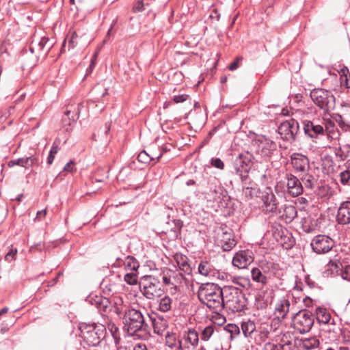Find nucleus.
Wrapping results in <instances>:
<instances>
[{
	"label": "nucleus",
	"instance_id": "obj_1",
	"mask_svg": "<svg viewBox=\"0 0 350 350\" xmlns=\"http://www.w3.org/2000/svg\"><path fill=\"white\" fill-rule=\"evenodd\" d=\"M253 155L249 152L241 153L233 162L232 173L236 174L243 184V194L245 198L250 200L257 195L258 188L249 176V172L253 165Z\"/></svg>",
	"mask_w": 350,
	"mask_h": 350
},
{
	"label": "nucleus",
	"instance_id": "obj_2",
	"mask_svg": "<svg viewBox=\"0 0 350 350\" xmlns=\"http://www.w3.org/2000/svg\"><path fill=\"white\" fill-rule=\"evenodd\" d=\"M198 297L201 304L215 313L224 309V288L215 283L202 284L198 291Z\"/></svg>",
	"mask_w": 350,
	"mask_h": 350
},
{
	"label": "nucleus",
	"instance_id": "obj_3",
	"mask_svg": "<svg viewBox=\"0 0 350 350\" xmlns=\"http://www.w3.org/2000/svg\"><path fill=\"white\" fill-rule=\"evenodd\" d=\"M224 308L232 312L243 311L246 308V299L242 290L233 286H224Z\"/></svg>",
	"mask_w": 350,
	"mask_h": 350
},
{
	"label": "nucleus",
	"instance_id": "obj_4",
	"mask_svg": "<svg viewBox=\"0 0 350 350\" xmlns=\"http://www.w3.org/2000/svg\"><path fill=\"white\" fill-rule=\"evenodd\" d=\"M124 329L130 334L145 330L147 323L142 312L135 308L126 309L123 315Z\"/></svg>",
	"mask_w": 350,
	"mask_h": 350
},
{
	"label": "nucleus",
	"instance_id": "obj_5",
	"mask_svg": "<svg viewBox=\"0 0 350 350\" xmlns=\"http://www.w3.org/2000/svg\"><path fill=\"white\" fill-rule=\"evenodd\" d=\"M310 98L314 103L325 113H328L335 108V97L329 90L321 88L314 89L310 92Z\"/></svg>",
	"mask_w": 350,
	"mask_h": 350
},
{
	"label": "nucleus",
	"instance_id": "obj_6",
	"mask_svg": "<svg viewBox=\"0 0 350 350\" xmlns=\"http://www.w3.org/2000/svg\"><path fill=\"white\" fill-rule=\"evenodd\" d=\"M81 332L84 341L92 347L98 346L107 333L105 325L96 323L83 327Z\"/></svg>",
	"mask_w": 350,
	"mask_h": 350
},
{
	"label": "nucleus",
	"instance_id": "obj_7",
	"mask_svg": "<svg viewBox=\"0 0 350 350\" xmlns=\"http://www.w3.org/2000/svg\"><path fill=\"white\" fill-rule=\"evenodd\" d=\"M314 325L312 313L307 310L297 312L293 318V327L301 334L308 332Z\"/></svg>",
	"mask_w": 350,
	"mask_h": 350
},
{
	"label": "nucleus",
	"instance_id": "obj_8",
	"mask_svg": "<svg viewBox=\"0 0 350 350\" xmlns=\"http://www.w3.org/2000/svg\"><path fill=\"white\" fill-rule=\"evenodd\" d=\"M140 287L142 294L148 299H152L160 295V281L154 276L146 275L142 277Z\"/></svg>",
	"mask_w": 350,
	"mask_h": 350
},
{
	"label": "nucleus",
	"instance_id": "obj_9",
	"mask_svg": "<svg viewBox=\"0 0 350 350\" xmlns=\"http://www.w3.org/2000/svg\"><path fill=\"white\" fill-rule=\"evenodd\" d=\"M299 131V125L298 122L294 119L291 118L280 124L278 127V133L281 137L287 142H294L296 135Z\"/></svg>",
	"mask_w": 350,
	"mask_h": 350
},
{
	"label": "nucleus",
	"instance_id": "obj_10",
	"mask_svg": "<svg viewBox=\"0 0 350 350\" xmlns=\"http://www.w3.org/2000/svg\"><path fill=\"white\" fill-rule=\"evenodd\" d=\"M310 245L315 253L318 254H325L332 249L334 241L328 236L319 234L313 238Z\"/></svg>",
	"mask_w": 350,
	"mask_h": 350
},
{
	"label": "nucleus",
	"instance_id": "obj_11",
	"mask_svg": "<svg viewBox=\"0 0 350 350\" xmlns=\"http://www.w3.org/2000/svg\"><path fill=\"white\" fill-rule=\"evenodd\" d=\"M256 152L262 157H271L277 150V144L273 140L261 136L256 141Z\"/></svg>",
	"mask_w": 350,
	"mask_h": 350
},
{
	"label": "nucleus",
	"instance_id": "obj_12",
	"mask_svg": "<svg viewBox=\"0 0 350 350\" xmlns=\"http://www.w3.org/2000/svg\"><path fill=\"white\" fill-rule=\"evenodd\" d=\"M217 241L224 251H230L236 245L232 230L226 228H219L217 231Z\"/></svg>",
	"mask_w": 350,
	"mask_h": 350
},
{
	"label": "nucleus",
	"instance_id": "obj_13",
	"mask_svg": "<svg viewBox=\"0 0 350 350\" xmlns=\"http://www.w3.org/2000/svg\"><path fill=\"white\" fill-rule=\"evenodd\" d=\"M303 129L306 136L313 142L325 135L323 126L312 121H303Z\"/></svg>",
	"mask_w": 350,
	"mask_h": 350
},
{
	"label": "nucleus",
	"instance_id": "obj_14",
	"mask_svg": "<svg viewBox=\"0 0 350 350\" xmlns=\"http://www.w3.org/2000/svg\"><path fill=\"white\" fill-rule=\"evenodd\" d=\"M291 162L295 171L298 173L306 172L311 168L309 159L300 153H293L291 156Z\"/></svg>",
	"mask_w": 350,
	"mask_h": 350
},
{
	"label": "nucleus",
	"instance_id": "obj_15",
	"mask_svg": "<svg viewBox=\"0 0 350 350\" xmlns=\"http://www.w3.org/2000/svg\"><path fill=\"white\" fill-rule=\"evenodd\" d=\"M48 42V38L42 36L39 33H36L32 36V40L29 45V51L31 53L38 54L40 52L44 51V48L46 46V53H47L52 47L51 44L46 46Z\"/></svg>",
	"mask_w": 350,
	"mask_h": 350
},
{
	"label": "nucleus",
	"instance_id": "obj_16",
	"mask_svg": "<svg viewBox=\"0 0 350 350\" xmlns=\"http://www.w3.org/2000/svg\"><path fill=\"white\" fill-rule=\"evenodd\" d=\"M254 261L252 252L250 250L239 251L232 258V265L239 269H245Z\"/></svg>",
	"mask_w": 350,
	"mask_h": 350
},
{
	"label": "nucleus",
	"instance_id": "obj_17",
	"mask_svg": "<svg viewBox=\"0 0 350 350\" xmlns=\"http://www.w3.org/2000/svg\"><path fill=\"white\" fill-rule=\"evenodd\" d=\"M273 291L269 288L261 290L256 297L255 305L258 309L263 310L271 305L273 301Z\"/></svg>",
	"mask_w": 350,
	"mask_h": 350
},
{
	"label": "nucleus",
	"instance_id": "obj_18",
	"mask_svg": "<svg viewBox=\"0 0 350 350\" xmlns=\"http://www.w3.org/2000/svg\"><path fill=\"white\" fill-rule=\"evenodd\" d=\"M148 317L152 321L154 332L159 336L164 335L168 327L167 319L163 316L154 313L151 314H148Z\"/></svg>",
	"mask_w": 350,
	"mask_h": 350
},
{
	"label": "nucleus",
	"instance_id": "obj_19",
	"mask_svg": "<svg viewBox=\"0 0 350 350\" xmlns=\"http://www.w3.org/2000/svg\"><path fill=\"white\" fill-rule=\"evenodd\" d=\"M336 221L340 225L350 224V202L345 201L340 204L336 217Z\"/></svg>",
	"mask_w": 350,
	"mask_h": 350
},
{
	"label": "nucleus",
	"instance_id": "obj_20",
	"mask_svg": "<svg viewBox=\"0 0 350 350\" xmlns=\"http://www.w3.org/2000/svg\"><path fill=\"white\" fill-rule=\"evenodd\" d=\"M286 180L287 189L289 194L296 197L302 193L303 186L299 179L293 174H287Z\"/></svg>",
	"mask_w": 350,
	"mask_h": 350
},
{
	"label": "nucleus",
	"instance_id": "obj_21",
	"mask_svg": "<svg viewBox=\"0 0 350 350\" xmlns=\"http://www.w3.org/2000/svg\"><path fill=\"white\" fill-rule=\"evenodd\" d=\"M91 305L94 306L100 311L105 312L110 304L109 299L100 295L91 294L85 299Z\"/></svg>",
	"mask_w": 350,
	"mask_h": 350
},
{
	"label": "nucleus",
	"instance_id": "obj_22",
	"mask_svg": "<svg viewBox=\"0 0 350 350\" xmlns=\"http://www.w3.org/2000/svg\"><path fill=\"white\" fill-rule=\"evenodd\" d=\"M174 259L180 271L188 275L191 274L193 269L189 263L190 260L187 256L180 253H176L174 256Z\"/></svg>",
	"mask_w": 350,
	"mask_h": 350
},
{
	"label": "nucleus",
	"instance_id": "obj_23",
	"mask_svg": "<svg viewBox=\"0 0 350 350\" xmlns=\"http://www.w3.org/2000/svg\"><path fill=\"white\" fill-rule=\"evenodd\" d=\"M158 310L162 312H167L176 307V299L169 295H164L159 301Z\"/></svg>",
	"mask_w": 350,
	"mask_h": 350
},
{
	"label": "nucleus",
	"instance_id": "obj_24",
	"mask_svg": "<svg viewBox=\"0 0 350 350\" xmlns=\"http://www.w3.org/2000/svg\"><path fill=\"white\" fill-rule=\"evenodd\" d=\"M183 227V222L180 219H172L167 223V233L174 239H178Z\"/></svg>",
	"mask_w": 350,
	"mask_h": 350
},
{
	"label": "nucleus",
	"instance_id": "obj_25",
	"mask_svg": "<svg viewBox=\"0 0 350 350\" xmlns=\"http://www.w3.org/2000/svg\"><path fill=\"white\" fill-rule=\"evenodd\" d=\"M301 174L299 175L301 176L300 179L306 187L312 189L317 183L318 176L314 174V172L312 168L310 169V171L303 172Z\"/></svg>",
	"mask_w": 350,
	"mask_h": 350
},
{
	"label": "nucleus",
	"instance_id": "obj_26",
	"mask_svg": "<svg viewBox=\"0 0 350 350\" xmlns=\"http://www.w3.org/2000/svg\"><path fill=\"white\" fill-rule=\"evenodd\" d=\"M290 302L287 299L282 298L275 306V314L278 318L284 319L289 311Z\"/></svg>",
	"mask_w": 350,
	"mask_h": 350
},
{
	"label": "nucleus",
	"instance_id": "obj_27",
	"mask_svg": "<svg viewBox=\"0 0 350 350\" xmlns=\"http://www.w3.org/2000/svg\"><path fill=\"white\" fill-rule=\"evenodd\" d=\"M263 202L266 212H274L277 208V200L275 195L271 192L263 196Z\"/></svg>",
	"mask_w": 350,
	"mask_h": 350
},
{
	"label": "nucleus",
	"instance_id": "obj_28",
	"mask_svg": "<svg viewBox=\"0 0 350 350\" xmlns=\"http://www.w3.org/2000/svg\"><path fill=\"white\" fill-rule=\"evenodd\" d=\"M198 273L206 277L214 276L215 269L211 262L206 260H202L200 262L198 268Z\"/></svg>",
	"mask_w": 350,
	"mask_h": 350
},
{
	"label": "nucleus",
	"instance_id": "obj_29",
	"mask_svg": "<svg viewBox=\"0 0 350 350\" xmlns=\"http://www.w3.org/2000/svg\"><path fill=\"white\" fill-rule=\"evenodd\" d=\"M198 329L201 333V340L203 341H208L213 335L215 332L217 331L218 326L211 324L206 326L205 327L200 326Z\"/></svg>",
	"mask_w": 350,
	"mask_h": 350
},
{
	"label": "nucleus",
	"instance_id": "obj_30",
	"mask_svg": "<svg viewBox=\"0 0 350 350\" xmlns=\"http://www.w3.org/2000/svg\"><path fill=\"white\" fill-rule=\"evenodd\" d=\"M316 318L319 323L327 324L331 319V314L325 308L318 307L315 310Z\"/></svg>",
	"mask_w": 350,
	"mask_h": 350
},
{
	"label": "nucleus",
	"instance_id": "obj_31",
	"mask_svg": "<svg viewBox=\"0 0 350 350\" xmlns=\"http://www.w3.org/2000/svg\"><path fill=\"white\" fill-rule=\"evenodd\" d=\"M124 269L126 271H137L139 267V263L135 258L131 256H127L123 262Z\"/></svg>",
	"mask_w": 350,
	"mask_h": 350
},
{
	"label": "nucleus",
	"instance_id": "obj_32",
	"mask_svg": "<svg viewBox=\"0 0 350 350\" xmlns=\"http://www.w3.org/2000/svg\"><path fill=\"white\" fill-rule=\"evenodd\" d=\"M342 265L339 261H334L331 260L326 266L325 274L327 276L338 274L340 271Z\"/></svg>",
	"mask_w": 350,
	"mask_h": 350
},
{
	"label": "nucleus",
	"instance_id": "obj_33",
	"mask_svg": "<svg viewBox=\"0 0 350 350\" xmlns=\"http://www.w3.org/2000/svg\"><path fill=\"white\" fill-rule=\"evenodd\" d=\"M242 333L244 336L246 338L251 337L252 334L256 330V325L252 321H247L245 322H242L241 325Z\"/></svg>",
	"mask_w": 350,
	"mask_h": 350
},
{
	"label": "nucleus",
	"instance_id": "obj_34",
	"mask_svg": "<svg viewBox=\"0 0 350 350\" xmlns=\"http://www.w3.org/2000/svg\"><path fill=\"white\" fill-rule=\"evenodd\" d=\"M282 216V217H284L287 222L292 221L297 216L295 207L292 205L285 206L284 208V213Z\"/></svg>",
	"mask_w": 350,
	"mask_h": 350
},
{
	"label": "nucleus",
	"instance_id": "obj_35",
	"mask_svg": "<svg viewBox=\"0 0 350 350\" xmlns=\"http://www.w3.org/2000/svg\"><path fill=\"white\" fill-rule=\"evenodd\" d=\"M252 278L253 280L266 284L268 282V278L262 273L261 271L258 268H254L252 270Z\"/></svg>",
	"mask_w": 350,
	"mask_h": 350
},
{
	"label": "nucleus",
	"instance_id": "obj_36",
	"mask_svg": "<svg viewBox=\"0 0 350 350\" xmlns=\"http://www.w3.org/2000/svg\"><path fill=\"white\" fill-rule=\"evenodd\" d=\"M154 157H156L157 161H158L159 159L162 157V153H160L157 156L150 155L148 154L145 150H143L138 154L137 159L141 163H148L150 161L154 159Z\"/></svg>",
	"mask_w": 350,
	"mask_h": 350
},
{
	"label": "nucleus",
	"instance_id": "obj_37",
	"mask_svg": "<svg viewBox=\"0 0 350 350\" xmlns=\"http://www.w3.org/2000/svg\"><path fill=\"white\" fill-rule=\"evenodd\" d=\"M168 273H170V277L171 280H172V286L176 287L178 284L182 283L184 276L178 271L168 269Z\"/></svg>",
	"mask_w": 350,
	"mask_h": 350
},
{
	"label": "nucleus",
	"instance_id": "obj_38",
	"mask_svg": "<svg viewBox=\"0 0 350 350\" xmlns=\"http://www.w3.org/2000/svg\"><path fill=\"white\" fill-rule=\"evenodd\" d=\"M187 341L192 346H196L199 342L198 332L194 329H190L187 334Z\"/></svg>",
	"mask_w": 350,
	"mask_h": 350
},
{
	"label": "nucleus",
	"instance_id": "obj_39",
	"mask_svg": "<svg viewBox=\"0 0 350 350\" xmlns=\"http://www.w3.org/2000/svg\"><path fill=\"white\" fill-rule=\"evenodd\" d=\"M165 344L170 348L178 347L180 350H182L180 342L178 341L177 343L176 338L174 334H170L168 332L165 335Z\"/></svg>",
	"mask_w": 350,
	"mask_h": 350
},
{
	"label": "nucleus",
	"instance_id": "obj_40",
	"mask_svg": "<svg viewBox=\"0 0 350 350\" xmlns=\"http://www.w3.org/2000/svg\"><path fill=\"white\" fill-rule=\"evenodd\" d=\"M319 340L314 337L306 338L303 340L302 342L303 348L307 350H310L317 348L319 346Z\"/></svg>",
	"mask_w": 350,
	"mask_h": 350
},
{
	"label": "nucleus",
	"instance_id": "obj_41",
	"mask_svg": "<svg viewBox=\"0 0 350 350\" xmlns=\"http://www.w3.org/2000/svg\"><path fill=\"white\" fill-rule=\"evenodd\" d=\"M136 271H131L124 275V281L129 285L136 284L137 282V274Z\"/></svg>",
	"mask_w": 350,
	"mask_h": 350
},
{
	"label": "nucleus",
	"instance_id": "obj_42",
	"mask_svg": "<svg viewBox=\"0 0 350 350\" xmlns=\"http://www.w3.org/2000/svg\"><path fill=\"white\" fill-rule=\"evenodd\" d=\"M225 329L231 334V337H235L240 334L239 327L235 324H228Z\"/></svg>",
	"mask_w": 350,
	"mask_h": 350
},
{
	"label": "nucleus",
	"instance_id": "obj_43",
	"mask_svg": "<svg viewBox=\"0 0 350 350\" xmlns=\"http://www.w3.org/2000/svg\"><path fill=\"white\" fill-rule=\"evenodd\" d=\"M340 183L345 185H348L350 180V169L348 167L340 173Z\"/></svg>",
	"mask_w": 350,
	"mask_h": 350
},
{
	"label": "nucleus",
	"instance_id": "obj_44",
	"mask_svg": "<svg viewBox=\"0 0 350 350\" xmlns=\"http://www.w3.org/2000/svg\"><path fill=\"white\" fill-rule=\"evenodd\" d=\"M262 350H283V346L280 344L267 342L264 345Z\"/></svg>",
	"mask_w": 350,
	"mask_h": 350
},
{
	"label": "nucleus",
	"instance_id": "obj_45",
	"mask_svg": "<svg viewBox=\"0 0 350 350\" xmlns=\"http://www.w3.org/2000/svg\"><path fill=\"white\" fill-rule=\"evenodd\" d=\"M340 275L342 279L350 281V265H347L344 269H340Z\"/></svg>",
	"mask_w": 350,
	"mask_h": 350
},
{
	"label": "nucleus",
	"instance_id": "obj_46",
	"mask_svg": "<svg viewBox=\"0 0 350 350\" xmlns=\"http://www.w3.org/2000/svg\"><path fill=\"white\" fill-rule=\"evenodd\" d=\"M83 107V104L82 103H79L77 105V107L75 111H73L72 113L73 115L71 116V118H68L69 120H72L73 122H75L79 118V115L81 112V109Z\"/></svg>",
	"mask_w": 350,
	"mask_h": 350
},
{
	"label": "nucleus",
	"instance_id": "obj_47",
	"mask_svg": "<svg viewBox=\"0 0 350 350\" xmlns=\"http://www.w3.org/2000/svg\"><path fill=\"white\" fill-rule=\"evenodd\" d=\"M17 254V249L11 248L9 252L5 256V260L8 262H11L15 260V256Z\"/></svg>",
	"mask_w": 350,
	"mask_h": 350
},
{
	"label": "nucleus",
	"instance_id": "obj_48",
	"mask_svg": "<svg viewBox=\"0 0 350 350\" xmlns=\"http://www.w3.org/2000/svg\"><path fill=\"white\" fill-rule=\"evenodd\" d=\"M242 60H243V57L237 56L235 58L234 61L229 65V66H228L229 70L233 71V70H235L236 69H237L239 67L240 63L242 62Z\"/></svg>",
	"mask_w": 350,
	"mask_h": 350
},
{
	"label": "nucleus",
	"instance_id": "obj_49",
	"mask_svg": "<svg viewBox=\"0 0 350 350\" xmlns=\"http://www.w3.org/2000/svg\"><path fill=\"white\" fill-rule=\"evenodd\" d=\"M211 164L219 170H223L224 167V163L219 158H212Z\"/></svg>",
	"mask_w": 350,
	"mask_h": 350
},
{
	"label": "nucleus",
	"instance_id": "obj_50",
	"mask_svg": "<svg viewBox=\"0 0 350 350\" xmlns=\"http://www.w3.org/2000/svg\"><path fill=\"white\" fill-rule=\"evenodd\" d=\"M77 38L78 35L76 32H73L68 40V47L70 49H73L77 44Z\"/></svg>",
	"mask_w": 350,
	"mask_h": 350
},
{
	"label": "nucleus",
	"instance_id": "obj_51",
	"mask_svg": "<svg viewBox=\"0 0 350 350\" xmlns=\"http://www.w3.org/2000/svg\"><path fill=\"white\" fill-rule=\"evenodd\" d=\"M8 165L10 167H14L15 165H19V166L25 167L23 158H19V159H15V160H10L8 163Z\"/></svg>",
	"mask_w": 350,
	"mask_h": 350
},
{
	"label": "nucleus",
	"instance_id": "obj_52",
	"mask_svg": "<svg viewBox=\"0 0 350 350\" xmlns=\"http://www.w3.org/2000/svg\"><path fill=\"white\" fill-rule=\"evenodd\" d=\"M189 98V96L185 94L175 95L173 97V101L176 103H180L186 101Z\"/></svg>",
	"mask_w": 350,
	"mask_h": 350
},
{
	"label": "nucleus",
	"instance_id": "obj_53",
	"mask_svg": "<svg viewBox=\"0 0 350 350\" xmlns=\"http://www.w3.org/2000/svg\"><path fill=\"white\" fill-rule=\"evenodd\" d=\"M144 9V3L142 0L138 1L133 8L134 12H142Z\"/></svg>",
	"mask_w": 350,
	"mask_h": 350
},
{
	"label": "nucleus",
	"instance_id": "obj_54",
	"mask_svg": "<svg viewBox=\"0 0 350 350\" xmlns=\"http://www.w3.org/2000/svg\"><path fill=\"white\" fill-rule=\"evenodd\" d=\"M25 167L27 168L32 166L35 162H36V159L32 157H29L27 158H23Z\"/></svg>",
	"mask_w": 350,
	"mask_h": 350
},
{
	"label": "nucleus",
	"instance_id": "obj_55",
	"mask_svg": "<svg viewBox=\"0 0 350 350\" xmlns=\"http://www.w3.org/2000/svg\"><path fill=\"white\" fill-rule=\"evenodd\" d=\"M162 281L163 284L166 286H172V280H171V278L170 277V273H168V269L165 273H163V275L162 277Z\"/></svg>",
	"mask_w": 350,
	"mask_h": 350
},
{
	"label": "nucleus",
	"instance_id": "obj_56",
	"mask_svg": "<svg viewBox=\"0 0 350 350\" xmlns=\"http://www.w3.org/2000/svg\"><path fill=\"white\" fill-rule=\"evenodd\" d=\"M46 215V209H43L37 212L36 217L34 219L35 221H41L43 218L45 217Z\"/></svg>",
	"mask_w": 350,
	"mask_h": 350
},
{
	"label": "nucleus",
	"instance_id": "obj_57",
	"mask_svg": "<svg viewBox=\"0 0 350 350\" xmlns=\"http://www.w3.org/2000/svg\"><path fill=\"white\" fill-rule=\"evenodd\" d=\"M287 239L288 240L284 241L283 243V247L286 250L291 248L294 244V241L291 238L287 237Z\"/></svg>",
	"mask_w": 350,
	"mask_h": 350
},
{
	"label": "nucleus",
	"instance_id": "obj_58",
	"mask_svg": "<svg viewBox=\"0 0 350 350\" xmlns=\"http://www.w3.org/2000/svg\"><path fill=\"white\" fill-rule=\"evenodd\" d=\"M74 167V163L72 161H70L66 164L64 167L63 170L67 172H72Z\"/></svg>",
	"mask_w": 350,
	"mask_h": 350
},
{
	"label": "nucleus",
	"instance_id": "obj_59",
	"mask_svg": "<svg viewBox=\"0 0 350 350\" xmlns=\"http://www.w3.org/2000/svg\"><path fill=\"white\" fill-rule=\"evenodd\" d=\"M58 150H59V148H58V145L56 144L55 142L53 143L52 147H51V149L50 150V152L49 154H52V155H55L58 152Z\"/></svg>",
	"mask_w": 350,
	"mask_h": 350
},
{
	"label": "nucleus",
	"instance_id": "obj_60",
	"mask_svg": "<svg viewBox=\"0 0 350 350\" xmlns=\"http://www.w3.org/2000/svg\"><path fill=\"white\" fill-rule=\"evenodd\" d=\"M342 83L347 88H350V80L347 79V76H345V80L343 77H341Z\"/></svg>",
	"mask_w": 350,
	"mask_h": 350
},
{
	"label": "nucleus",
	"instance_id": "obj_61",
	"mask_svg": "<svg viewBox=\"0 0 350 350\" xmlns=\"http://www.w3.org/2000/svg\"><path fill=\"white\" fill-rule=\"evenodd\" d=\"M134 350H148L146 346L144 344H137L135 347Z\"/></svg>",
	"mask_w": 350,
	"mask_h": 350
},
{
	"label": "nucleus",
	"instance_id": "obj_62",
	"mask_svg": "<svg viewBox=\"0 0 350 350\" xmlns=\"http://www.w3.org/2000/svg\"><path fill=\"white\" fill-rule=\"evenodd\" d=\"M96 55H97V53H94L93 57H92V59L91 60V63H90V65L89 66V69L90 70H92L94 66H95V60H96Z\"/></svg>",
	"mask_w": 350,
	"mask_h": 350
},
{
	"label": "nucleus",
	"instance_id": "obj_63",
	"mask_svg": "<svg viewBox=\"0 0 350 350\" xmlns=\"http://www.w3.org/2000/svg\"><path fill=\"white\" fill-rule=\"evenodd\" d=\"M54 159H55V155H52V154H49V155L48 156V158H47V163L49 165L52 164Z\"/></svg>",
	"mask_w": 350,
	"mask_h": 350
},
{
	"label": "nucleus",
	"instance_id": "obj_64",
	"mask_svg": "<svg viewBox=\"0 0 350 350\" xmlns=\"http://www.w3.org/2000/svg\"><path fill=\"white\" fill-rule=\"evenodd\" d=\"M304 302L305 303V305L308 306L312 303V299L307 297L304 299Z\"/></svg>",
	"mask_w": 350,
	"mask_h": 350
}]
</instances>
